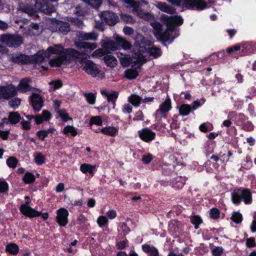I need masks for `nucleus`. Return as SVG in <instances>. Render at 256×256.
<instances>
[{
  "label": "nucleus",
  "instance_id": "nucleus-42",
  "mask_svg": "<svg viewBox=\"0 0 256 256\" xmlns=\"http://www.w3.org/2000/svg\"><path fill=\"white\" fill-rule=\"evenodd\" d=\"M6 164L8 167L12 168H14L17 166L18 160L14 156H10L8 159H7Z\"/></svg>",
  "mask_w": 256,
  "mask_h": 256
},
{
  "label": "nucleus",
  "instance_id": "nucleus-43",
  "mask_svg": "<svg viewBox=\"0 0 256 256\" xmlns=\"http://www.w3.org/2000/svg\"><path fill=\"white\" fill-rule=\"evenodd\" d=\"M232 220L236 224L240 223L242 220V214L239 212H234L231 217Z\"/></svg>",
  "mask_w": 256,
  "mask_h": 256
},
{
  "label": "nucleus",
  "instance_id": "nucleus-26",
  "mask_svg": "<svg viewBox=\"0 0 256 256\" xmlns=\"http://www.w3.org/2000/svg\"><path fill=\"white\" fill-rule=\"evenodd\" d=\"M142 250L145 252L150 254V256H159L157 248L150 246L149 244H145L143 245L142 246Z\"/></svg>",
  "mask_w": 256,
  "mask_h": 256
},
{
  "label": "nucleus",
  "instance_id": "nucleus-12",
  "mask_svg": "<svg viewBox=\"0 0 256 256\" xmlns=\"http://www.w3.org/2000/svg\"><path fill=\"white\" fill-rule=\"evenodd\" d=\"M171 108L170 100L168 98L160 106L159 108L156 111V116L158 118L164 117V114L169 112Z\"/></svg>",
  "mask_w": 256,
  "mask_h": 256
},
{
  "label": "nucleus",
  "instance_id": "nucleus-19",
  "mask_svg": "<svg viewBox=\"0 0 256 256\" xmlns=\"http://www.w3.org/2000/svg\"><path fill=\"white\" fill-rule=\"evenodd\" d=\"M32 105L34 110L39 111L42 106V100L38 94H34L31 97Z\"/></svg>",
  "mask_w": 256,
  "mask_h": 256
},
{
  "label": "nucleus",
  "instance_id": "nucleus-50",
  "mask_svg": "<svg viewBox=\"0 0 256 256\" xmlns=\"http://www.w3.org/2000/svg\"><path fill=\"white\" fill-rule=\"evenodd\" d=\"M102 120L101 118L99 116L92 117L90 120V124H96L98 126L102 125Z\"/></svg>",
  "mask_w": 256,
  "mask_h": 256
},
{
  "label": "nucleus",
  "instance_id": "nucleus-11",
  "mask_svg": "<svg viewBox=\"0 0 256 256\" xmlns=\"http://www.w3.org/2000/svg\"><path fill=\"white\" fill-rule=\"evenodd\" d=\"M8 59L13 62L25 64L30 61V57L24 54L16 52L8 55Z\"/></svg>",
  "mask_w": 256,
  "mask_h": 256
},
{
  "label": "nucleus",
  "instance_id": "nucleus-40",
  "mask_svg": "<svg viewBox=\"0 0 256 256\" xmlns=\"http://www.w3.org/2000/svg\"><path fill=\"white\" fill-rule=\"evenodd\" d=\"M24 181L26 184L33 182L35 180L34 175L31 172H26L23 177Z\"/></svg>",
  "mask_w": 256,
  "mask_h": 256
},
{
  "label": "nucleus",
  "instance_id": "nucleus-32",
  "mask_svg": "<svg viewBox=\"0 0 256 256\" xmlns=\"http://www.w3.org/2000/svg\"><path fill=\"white\" fill-rule=\"evenodd\" d=\"M58 30L62 34H66L70 30V24L68 22H60L58 24Z\"/></svg>",
  "mask_w": 256,
  "mask_h": 256
},
{
  "label": "nucleus",
  "instance_id": "nucleus-56",
  "mask_svg": "<svg viewBox=\"0 0 256 256\" xmlns=\"http://www.w3.org/2000/svg\"><path fill=\"white\" fill-rule=\"evenodd\" d=\"M8 184L4 181L0 182V192H4L8 190Z\"/></svg>",
  "mask_w": 256,
  "mask_h": 256
},
{
  "label": "nucleus",
  "instance_id": "nucleus-41",
  "mask_svg": "<svg viewBox=\"0 0 256 256\" xmlns=\"http://www.w3.org/2000/svg\"><path fill=\"white\" fill-rule=\"evenodd\" d=\"M191 222L194 225V228L198 229V226L202 222L201 218L198 216H194L190 218Z\"/></svg>",
  "mask_w": 256,
  "mask_h": 256
},
{
  "label": "nucleus",
  "instance_id": "nucleus-16",
  "mask_svg": "<svg viewBox=\"0 0 256 256\" xmlns=\"http://www.w3.org/2000/svg\"><path fill=\"white\" fill-rule=\"evenodd\" d=\"M156 134L152 130L146 128L139 131V136L142 140L148 142L153 140L155 138Z\"/></svg>",
  "mask_w": 256,
  "mask_h": 256
},
{
  "label": "nucleus",
  "instance_id": "nucleus-47",
  "mask_svg": "<svg viewBox=\"0 0 256 256\" xmlns=\"http://www.w3.org/2000/svg\"><path fill=\"white\" fill-rule=\"evenodd\" d=\"M118 57L119 58L121 64L123 66H126L129 64L130 60L127 56L120 54V55L118 56Z\"/></svg>",
  "mask_w": 256,
  "mask_h": 256
},
{
  "label": "nucleus",
  "instance_id": "nucleus-45",
  "mask_svg": "<svg viewBox=\"0 0 256 256\" xmlns=\"http://www.w3.org/2000/svg\"><path fill=\"white\" fill-rule=\"evenodd\" d=\"M84 96L88 102L90 104H94L96 102V96L95 95L92 93H84Z\"/></svg>",
  "mask_w": 256,
  "mask_h": 256
},
{
  "label": "nucleus",
  "instance_id": "nucleus-51",
  "mask_svg": "<svg viewBox=\"0 0 256 256\" xmlns=\"http://www.w3.org/2000/svg\"><path fill=\"white\" fill-rule=\"evenodd\" d=\"M49 84L53 90L58 89L62 86V83L60 80L51 82Z\"/></svg>",
  "mask_w": 256,
  "mask_h": 256
},
{
  "label": "nucleus",
  "instance_id": "nucleus-57",
  "mask_svg": "<svg viewBox=\"0 0 256 256\" xmlns=\"http://www.w3.org/2000/svg\"><path fill=\"white\" fill-rule=\"evenodd\" d=\"M124 2L128 4V6L130 8H132V9L134 8H137L136 4L139 2H136L134 0H124Z\"/></svg>",
  "mask_w": 256,
  "mask_h": 256
},
{
  "label": "nucleus",
  "instance_id": "nucleus-60",
  "mask_svg": "<svg viewBox=\"0 0 256 256\" xmlns=\"http://www.w3.org/2000/svg\"><path fill=\"white\" fill-rule=\"evenodd\" d=\"M102 3V0H90V6H92L93 7L98 8L99 7Z\"/></svg>",
  "mask_w": 256,
  "mask_h": 256
},
{
  "label": "nucleus",
  "instance_id": "nucleus-30",
  "mask_svg": "<svg viewBox=\"0 0 256 256\" xmlns=\"http://www.w3.org/2000/svg\"><path fill=\"white\" fill-rule=\"evenodd\" d=\"M95 169L96 166H92L88 164H84L80 166V170L82 173L86 174L88 172L92 176L93 175L94 171Z\"/></svg>",
  "mask_w": 256,
  "mask_h": 256
},
{
  "label": "nucleus",
  "instance_id": "nucleus-39",
  "mask_svg": "<svg viewBox=\"0 0 256 256\" xmlns=\"http://www.w3.org/2000/svg\"><path fill=\"white\" fill-rule=\"evenodd\" d=\"M149 54L150 56H153L156 58L160 56L161 55V50L159 48L155 46H152L149 49Z\"/></svg>",
  "mask_w": 256,
  "mask_h": 256
},
{
  "label": "nucleus",
  "instance_id": "nucleus-58",
  "mask_svg": "<svg viewBox=\"0 0 256 256\" xmlns=\"http://www.w3.org/2000/svg\"><path fill=\"white\" fill-rule=\"evenodd\" d=\"M58 113L59 116H60L64 120L67 121L68 120V114L64 110H58Z\"/></svg>",
  "mask_w": 256,
  "mask_h": 256
},
{
  "label": "nucleus",
  "instance_id": "nucleus-2",
  "mask_svg": "<svg viewBox=\"0 0 256 256\" xmlns=\"http://www.w3.org/2000/svg\"><path fill=\"white\" fill-rule=\"evenodd\" d=\"M162 20L168 26L166 30L162 32V25L154 20H150L151 26L153 28V32L156 37L162 40H172L175 36H172L174 33H176L174 30L176 24H181L183 22V19L178 16H168L166 14L161 16Z\"/></svg>",
  "mask_w": 256,
  "mask_h": 256
},
{
  "label": "nucleus",
  "instance_id": "nucleus-9",
  "mask_svg": "<svg viewBox=\"0 0 256 256\" xmlns=\"http://www.w3.org/2000/svg\"><path fill=\"white\" fill-rule=\"evenodd\" d=\"M100 17L110 26H114L119 21L118 16L110 11L106 10L99 14Z\"/></svg>",
  "mask_w": 256,
  "mask_h": 256
},
{
  "label": "nucleus",
  "instance_id": "nucleus-53",
  "mask_svg": "<svg viewBox=\"0 0 256 256\" xmlns=\"http://www.w3.org/2000/svg\"><path fill=\"white\" fill-rule=\"evenodd\" d=\"M210 126V123L205 122L201 124L199 126V128L201 132H206L210 130L209 128Z\"/></svg>",
  "mask_w": 256,
  "mask_h": 256
},
{
  "label": "nucleus",
  "instance_id": "nucleus-34",
  "mask_svg": "<svg viewBox=\"0 0 256 256\" xmlns=\"http://www.w3.org/2000/svg\"><path fill=\"white\" fill-rule=\"evenodd\" d=\"M142 98L136 94H132L128 98V101L130 102L133 106H138L140 105V102H142Z\"/></svg>",
  "mask_w": 256,
  "mask_h": 256
},
{
  "label": "nucleus",
  "instance_id": "nucleus-14",
  "mask_svg": "<svg viewBox=\"0 0 256 256\" xmlns=\"http://www.w3.org/2000/svg\"><path fill=\"white\" fill-rule=\"evenodd\" d=\"M18 11L24 12L30 16L38 17L37 11L32 6L27 3L21 2L19 4L18 8Z\"/></svg>",
  "mask_w": 256,
  "mask_h": 256
},
{
  "label": "nucleus",
  "instance_id": "nucleus-7",
  "mask_svg": "<svg viewBox=\"0 0 256 256\" xmlns=\"http://www.w3.org/2000/svg\"><path fill=\"white\" fill-rule=\"evenodd\" d=\"M0 42L10 47H18L22 44V39L19 36L7 34L0 36Z\"/></svg>",
  "mask_w": 256,
  "mask_h": 256
},
{
  "label": "nucleus",
  "instance_id": "nucleus-54",
  "mask_svg": "<svg viewBox=\"0 0 256 256\" xmlns=\"http://www.w3.org/2000/svg\"><path fill=\"white\" fill-rule=\"evenodd\" d=\"M210 214L212 218L214 219L218 218L220 216V212L217 208H212Z\"/></svg>",
  "mask_w": 256,
  "mask_h": 256
},
{
  "label": "nucleus",
  "instance_id": "nucleus-5",
  "mask_svg": "<svg viewBox=\"0 0 256 256\" xmlns=\"http://www.w3.org/2000/svg\"><path fill=\"white\" fill-rule=\"evenodd\" d=\"M173 5L202 10L206 7L203 0H166Z\"/></svg>",
  "mask_w": 256,
  "mask_h": 256
},
{
  "label": "nucleus",
  "instance_id": "nucleus-18",
  "mask_svg": "<svg viewBox=\"0 0 256 256\" xmlns=\"http://www.w3.org/2000/svg\"><path fill=\"white\" fill-rule=\"evenodd\" d=\"M100 44L102 46L108 51H114L118 50V44L116 40L114 41L108 38H104L101 41Z\"/></svg>",
  "mask_w": 256,
  "mask_h": 256
},
{
  "label": "nucleus",
  "instance_id": "nucleus-4",
  "mask_svg": "<svg viewBox=\"0 0 256 256\" xmlns=\"http://www.w3.org/2000/svg\"><path fill=\"white\" fill-rule=\"evenodd\" d=\"M243 199L246 204L252 202V195L250 192L246 189H234L232 194V200L234 204H239Z\"/></svg>",
  "mask_w": 256,
  "mask_h": 256
},
{
  "label": "nucleus",
  "instance_id": "nucleus-62",
  "mask_svg": "<svg viewBox=\"0 0 256 256\" xmlns=\"http://www.w3.org/2000/svg\"><path fill=\"white\" fill-rule=\"evenodd\" d=\"M246 244L248 247H253L256 246V243L254 239L250 238L246 240Z\"/></svg>",
  "mask_w": 256,
  "mask_h": 256
},
{
  "label": "nucleus",
  "instance_id": "nucleus-36",
  "mask_svg": "<svg viewBox=\"0 0 256 256\" xmlns=\"http://www.w3.org/2000/svg\"><path fill=\"white\" fill-rule=\"evenodd\" d=\"M6 250L10 254H16L19 250L18 245L14 244H10L7 246Z\"/></svg>",
  "mask_w": 256,
  "mask_h": 256
},
{
  "label": "nucleus",
  "instance_id": "nucleus-33",
  "mask_svg": "<svg viewBox=\"0 0 256 256\" xmlns=\"http://www.w3.org/2000/svg\"><path fill=\"white\" fill-rule=\"evenodd\" d=\"M20 119V116L18 112H12L8 116V122L12 124L18 123Z\"/></svg>",
  "mask_w": 256,
  "mask_h": 256
},
{
  "label": "nucleus",
  "instance_id": "nucleus-38",
  "mask_svg": "<svg viewBox=\"0 0 256 256\" xmlns=\"http://www.w3.org/2000/svg\"><path fill=\"white\" fill-rule=\"evenodd\" d=\"M34 156L35 162L38 165H42L45 162V157L41 153H36Z\"/></svg>",
  "mask_w": 256,
  "mask_h": 256
},
{
  "label": "nucleus",
  "instance_id": "nucleus-37",
  "mask_svg": "<svg viewBox=\"0 0 256 256\" xmlns=\"http://www.w3.org/2000/svg\"><path fill=\"white\" fill-rule=\"evenodd\" d=\"M63 132L64 134H70L71 135L73 136H74L77 134L76 130L74 126H67L64 127L63 130Z\"/></svg>",
  "mask_w": 256,
  "mask_h": 256
},
{
  "label": "nucleus",
  "instance_id": "nucleus-27",
  "mask_svg": "<svg viewBox=\"0 0 256 256\" xmlns=\"http://www.w3.org/2000/svg\"><path fill=\"white\" fill-rule=\"evenodd\" d=\"M106 64L110 68H114L117 64V60L115 57L110 54H106L104 57Z\"/></svg>",
  "mask_w": 256,
  "mask_h": 256
},
{
  "label": "nucleus",
  "instance_id": "nucleus-48",
  "mask_svg": "<svg viewBox=\"0 0 256 256\" xmlns=\"http://www.w3.org/2000/svg\"><path fill=\"white\" fill-rule=\"evenodd\" d=\"M20 100L18 98H14L9 102L10 106L14 109L18 107L20 104Z\"/></svg>",
  "mask_w": 256,
  "mask_h": 256
},
{
  "label": "nucleus",
  "instance_id": "nucleus-31",
  "mask_svg": "<svg viewBox=\"0 0 256 256\" xmlns=\"http://www.w3.org/2000/svg\"><path fill=\"white\" fill-rule=\"evenodd\" d=\"M55 130L54 128H50L48 130H40L37 132V136L40 140H44L48 134H53Z\"/></svg>",
  "mask_w": 256,
  "mask_h": 256
},
{
  "label": "nucleus",
  "instance_id": "nucleus-61",
  "mask_svg": "<svg viewBox=\"0 0 256 256\" xmlns=\"http://www.w3.org/2000/svg\"><path fill=\"white\" fill-rule=\"evenodd\" d=\"M106 214L110 219L112 220L116 216V212L114 210H108Z\"/></svg>",
  "mask_w": 256,
  "mask_h": 256
},
{
  "label": "nucleus",
  "instance_id": "nucleus-24",
  "mask_svg": "<svg viewBox=\"0 0 256 256\" xmlns=\"http://www.w3.org/2000/svg\"><path fill=\"white\" fill-rule=\"evenodd\" d=\"M52 117L50 114L47 110H44L41 114L35 117V122L36 124H40L44 121L49 120Z\"/></svg>",
  "mask_w": 256,
  "mask_h": 256
},
{
  "label": "nucleus",
  "instance_id": "nucleus-28",
  "mask_svg": "<svg viewBox=\"0 0 256 256\" xmlns=\"http://www.w3.org/2000/svg\"><path fill=\"white\" fill-rule=\"evenodd\" d=\"M100 132L105 134L115 136L118 133V130L114 127L107 126L102 128Z\"/></svg>",
  "mask_w": 256,
  "mask_h": 256
},
{
  "label": "nucleus",
  "instance_id": "nucleus-29",
  "mask_svg": "<svg viewBox=\"0 0 256 256\" xmlns=\"http://www.w3.org/2000/svg\"><path fill=\"white\" fill-rule=\"evenodd\" d=\"M77 48H84L89 50H94L97 47V44L96 43H91L88 42H81L76 43Z\"/></svg>",
  "mask_w": 256,
  "mask_h": 256
},
{
  "label": "nucleus",
  "instance_id": "nucleus-21",
  "mask_svg": "<svg viewBox=\"0 0 256 256\" xmlns=\"http://www.w3.org/2000/svg\"><path fill=\"white\" fill-rule=\"evenodd\" d=\"M50 58L46 50H40L36 54L30 58V60L33 61L34 63H41L43 62L45 58Z\"/></svg>",
  "mask_w": 256,
  "mask_h": 256
},
{
  "label": "nucleus",
  "instance_id": "nucleus-22",
  "mask_svg": "<svg viewBox=\"0 0 256 256\" xmlns=\"http://www.w3.org/2000/svg\"><path fill=\"white\" fill-rule=\"evenodd\" d=\"M30 80L27 78L22 79L16 88L17 90H19L22 92L30 91L32 90V87L30 86Z\"/></svg>",
  "mask_w": 256,
  "mask_h": 256
},
{
  "label": "nucleus",
  "instance_id": "nucleus-8",
  "mask_svg": "<svg viewBox=\"0 0 256 256\" xmlns=\"http://www.w3.org/2000/svg\"><path fill=\"white\" fill-rule=\"evenodd\" d=\"M16 93V88L12 84L0 86V98L8 100Z\"/></svg>",
  "mask_w": 256,
  "mask_h": 256
},
{
  "label": "nucleus",
  "instance_id": "nucleus-49",
  "mask_svg": "<svg viewBox=\"0 0 256 256\" xmlns=\"http://www.w3.org/2000/svg\"><path fill=\"white\" fill-rule=\"evenodd\" d=\"M118 96V94L116 92H112L106 95V98L108 102H114Z\"/></svg>",
  "mask_w": 256,
  "mask_h": 256
},
{
  "label": "nucleus",
  "instance_id": "nucleus-13",
  "mask_svg": "<svg viewBox=\"0 0 256 256\" xmlns=\"http://www.w3.org/2000/svg\"><path fill=\"white\" fill-rule=\"evenodd\" d=\"M68 211L63 208H60L57 211L56 220L60 226H65L68 222Z\"/></svg>",
  "mask_w": 256,
  "mask_h": 256
},
{
  "label": "nucleus",
  "instance_id": "nucleus-6",
  "mask_svg": "<svg viewBox=\"0 0 256 256\" xmlns=\"http://www.w3.org/2000/svg\"><path fill=\"white\" fill-rule=\"evenodd\" d=\"M81 67L86 74L93 77H98L101 78L104 77V74L100 72L98 66L92 60H87L82 62Z\"/></svg>",
  "mask_w": 256,
  "mask_h": 256
},
{
  "label": "nucleus",
  "instance_id": "nucleus-23",
  "mask_svg": "<svg viewBox=\"0 0 256 256\" xmlns=\"http://www.w3.org/2000/svg\"><path fill=\"white\" fill-rule=\"evenodd\" d=\"M155 6L160 10L169 14H173L176 12V10L174 8L168 5L165 2H158L155 4Z\"/></svg>",
  "mask_w": 256,
  "mask_h": 256
},
{
  "label": "nucleus",
  "instance_id": "nucleus-63",
  "mask_svg": "<svg viewBox=\"0 0 256 256\" xmlns=\"http://www.w3.org/2000/svg\"><path fill=\"white\" fill-rule=\"evenodd\" d=\"M132 111V107L131 106L128 104H124L123 108H122V112L124 113H130Z\"/></svg>",
  "mask_w": 256,
  "mask_h": 256
},
{
  "label": "nucleus",
  "instance_id": "nucleus-35",
  "mask_svg": "<svg viewBox=\"0 0 256 256\" xmlns=\"http://www.w3.org/2000/svg\"><path fill=\"white\" fill-rule=\"evenodd\" d=\"M179 111L181 115L184 116H188L191 111V107L188 104H184L180 106Z\"/></svg>",
  "mask_w": 256,
  "mask_h": 256
},
{
  "label": "nucleus",
  "instance_id": "nucleus-15",
  "mask_svg": "<svg viewBox=\"0 0 256 256\" xmlns=\"http://www.w3.org/2000/svg\"><path fill=\"white\" fill-rule=\"evenodd\" d=\"M136 8H134L132 12H136V14L140 18L148 21L152 20L154 19V16L150 12H146L140 8V3L136 4Z\"/></svg>",
  "mask_w": 256,
  "mask_h": 256
},
{
  "label": "nucleus",
  "instance_id": "nucleus-17",
  "mask_svg": "<svg viewBox=\"0 0 256 256\" xmlns=\"http://www.w3.org/2000/svg\"><path fill=\"white\" fill-rule=\"evenodd\" d=\"M41 1L42 0H38V6L35 4V6L37 9L46 14H50L55 11V8L52 4L50 3H46L42 4Z\"/></svg>",
  "mask_w": 256,
  "mask_h": 256
},
{
  "label": "nucleus",
  "instance_id": "nucleus-10",
  "mask_svg": "<svg viewBox=\"0 0 256 256\" xmlns=\"http://www.w3.org/2000/svg\"><path fill=\"white\" fill-rule=\"evenodd\" d=\"M28 203L29 202H27L26 204H22L20 206V212L23 214L30 218L38 217L42 214L40 212L28 206Z\"/></svg>",
  "mask_w": 256,
  "mask_h": 256
},
{
  "label": "nucleus",
  "instance_id": "nucleus-59",
  "mask_svg": "<svg viewBox=\"0 0 256 256\" xmlns=\"http://www.w3.org/2000/svg\"><path fill=\"white\" fill-rule=\"evenodd\" d=\"M123 32L125 34L130 36L134 33V30L132 28L128 26H124L123 28Z\"/></svg>",
  "mask_w": 256,
  "mask_h": 256
},
{
  "label": "nucleus",
  "instance_id": "nucleus-55",
  "mask_svg": "<svg viewBox=\"0 0 256 256\" xmlns=\"http://www.w3.org/2000/svg\"><path fill=\"white\" fill-rule=\"evenodd\" d=\"M74 12L78 16H84L86 14V11L82 6H78L76 8Z\"/></svg>",
  "mask_w": 256,
  "mask_h": 256
},
{
  "label": "nucleus",
  "instance_id": "nucleus-1",
  "mask_svg": "<svg viewBox=\"0 0 256 256\" xmlns=\"http://www.w3.org/2000/svg\"><path fill=\"white\" fill-rule=\"evenodd\" d=\"M46 50L50 58L52 54L56 56L49 61L52 67H60L62 64H68L81 55L78 51L73 48H64L60 44L50 46Z\"/></svg>",
  "mask_w": 256,
  "mask_h": 256
},
{
  "label": "nucleus",
  "instance_id": "nucleus-52",
  "mask_svg": "<svg viewBox=\"0 0 256 256\" xmlns=\"http://www.w3.org/2000/svg\"><path fill=\"white\" fill-rule=\"evenodd\" d=\"M70 21L74 24L76 25L79 28H82L84 26V22L82 20L78 18H70Z\"/></svg>",
  "mask_w": 256,
  "mask_h": 256
},
{
  "label": "nucleus",
  "instance_id": "nucleus-20",
  "mask_svg": "<svg viewBox=\"0 0 256 256\" xmlns=\"http://www.w3.org/2000/svg\"><path fill=\"white\" fill-rule=\"evenodd\" d=\"M78 37L83 40H96L98 39V34L94 32H80L78 34Z\"/></svg>",
  "mask_w": 256,
  "mask_h": 256
},
{
  "label": "nucleus",
  "instance_id": "nucleus-64",
  "mask_svg": "<svg viewBox=\"0 0 256 256\" xmlns=\"http://www.w3.org/2000/svg\"><path fill=\"white\" fill-rule=\"evenodd\" d=\"M222 252V249L220 247H216L212 250V254L215 256H220Z\"/></svg>",
  "mask_w": 256,
  "mask_h": 256
},
{
  "label": "nucleus",
  "instance_id": "nucleus-44",
  "mask_svg": "<svg viewBox=\"0 0 256 256\" xmlns=\"http://www.w3.org/2000/svg\"><path fill=\"white\" fill-rule=\"evenodd\" d=\"M121 18L125 22L128 24H134L136 22L132 16L128 14H122L121 16Z\"/></svg>",
  "mask_w": 256,
  "mask_h": 256
},
{
  "label": "nucleus",
  "instance_id": "nucleus-3",
  "mask_svg": "<svg viewBox=\"0 0 256 256\" xmlns=\"http://www.w3.org/2000/svg\"><path fill=\"white\" fill-rule=\"evenodd\" d=\"M137 38H140L142 40V42L140 44L139 48H137L134 50V52L132 56V60L133 62L140 64V65L132 66L125 72V76L129 80L134 79L138 76V70L140 69V66L146 60L144 56L146 48H143L144 38L141 35L138 36Z\"/></svg>",
  "mask_w": 256,
  "mask_h": 256
},
{
  "label": "nucleus",
  "instance_id": "nucleus-46",
  "mask_svg": "<svg viewBox=\"0 0 256 256\" xmlns=\"http://www.w3.org/2000/svg\"><path fill=\"white\" fill-rule=\"evenodd\" d=\"M98 226L100 228L103 227L108 223V219L105 216H100L96 221Z\"/></svg>",
  "mask_w": 256,
  "mask_h": 256
},
{
  "label": "nucleus",
  "instance_id": "nucleus-25",
  "mask_svg": "<svg viewBox=\"0 0 256 256\" xmlns=\"http://www.w3.org/2000/svg\"><path fill=\"white\" fill-rule=\"evenodd\" d=\"M116 44H118V50L120 48H122L124 50H129L130 48V44L126 39L117 36L116 38Z\"/></svg>",
  "mask_w": 256,
  "mask_h": 256
}]
</instances>
